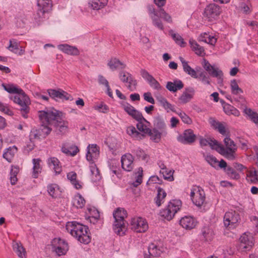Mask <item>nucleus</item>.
Here are the masks:
<instances>
[{"label":"nucleus","instance_id":"1","mask_svg":"<svg viewBox=\"0 0 258 258\" xmlns=\"http://www.w3.org/2000/svg\"><path fill=\"white\" fill-rule=\"evenodd\" d=\"M4 89L10 93H15L17 95L12 98L14 102L21 106L20 111L22 115L25 118H27V113L29 111L28 105L30 99L28 96L21 89L18 88L13 85H5L3 84Z\"/></svg>","mask_w":258,"mask_h":258},{"label":"nucleus","instance_id":"2","mask_svg":"<svg viewBox=\"0 0 258 258\" xmlns=\"http://www.w3.org/2000/svg\"><path fill=\"white\" fill-rule=\"evenodd\" d=\"M67 230L81 243L88 244L90 242L88 227L76 221L68 222L66 224Z\"/></svg>","mask_w":258,"mask_h":258},{"label":"nucleus","instance_id":"3","mask_svg":"<svg viewBox=\"0 0 258 258\" xmlns=\"http://www.w3.org/2000/svg\"><path fill=\"white\" fill-rule=\"evenodd\" d=\"M58 111L55 109H46L39 111V118L41 125L39 131L42 137H45L50 134L51 128L49 125L57 118Z\"/></svg>","mask_w":258,"mask_h":258},{"label":"nucleus","instance_id":"4","mask_svg":"<svg viewBox=\"0 0 258 258\" xmlns=\"http://www.w3.org/2000/svg\"><path fill=\"white\" fill-rule=\"evenodd\" d=\"M138 123L136 125L138 131L136 127L133 125L130 126L126 128V133L132 138L136 140H139L145 138V135H147L150 128L146 124H149V122L143 117V119L136 120Z\"/></svg>","mask_w":258,"mask_h":258},{"label":"nucleus","instance_id":"5","mask_svg":"<svg viewBox=\"0 0 258 258\" xmlns=\"http://www.w3.org/2000/svg\"><path fill=\"white\" fill-rule=\"evenodd\" d=\"M126 211L123 208H118L113 213V218L115 220L113 224L114 232L119 235L125 233L126 228L124 219L126 217Z\"/></svg>","mask_w":258,"mask_h":258},{"label":"nucleus","instance_id":"6","mask_svg":"<svg viewBox=\"0 0 258 258\" xmlns=\"http://www.w3.org/2000/svg\"><path fill=\"white\" fill-rule=\"evenodd\" d=\"M226 148L218 143L217 152L229 160L235 158L234 153L237 148L233 141L229 137H226L224 140Z\"/></svg>","mask_w":258,"mask_h":258},{"label":"nucleus","instance_id":"7","mask_svg":"<svg viewBox=\"0 0 258 258\" xmlns=\"http://www.w3.org/2000/svg\"><path fill=\"white\" fill-rule=\"evenodd\" d=\"M181 205L182 203L180 200H172L169 202L166 208L160 211V216L165 219L170 221L173 219L175 214L180 209Z\"/></svg>","mask_w":258,"mask_h":258},{"label":"nucleus","instance_id":"8","mask_svg":"<svg viewBox=\"0 0 258 258\" xmlns=\"http://www.w3.org/2000/svg\"><path fill=\"white\" fill-rule=\"evenodd\" d=\"M221 13L220 6L215 4H211L207 6L204 10V16L208 21L216 20Z\"/></svg>","mask_w":258,"mask_h":258},{"label":"nucleus","instance_id":"9","mask_svg":"<svg viewBox=\"0 0 258 258\" xmlns=\"http://www.w3.org/2000/svg\"><path fill=\"white\" fill-rule=\"evenodd\" d=\"M190 197L193 203L199 207H201L205 203V194L200 186H194L191 190Z\"/></svg>","mask_w":258,"mask_h":258},{"label":"nucleus","instance_id":"10","mask_svg":"<svg viewBox=\"0 0 258 258\" xmlns=\"http://www.w3.org/2000/svg\"><path fill=\"white\" fill-rule=\"evenodd\" d=\"M239 220L240 216L239 213L233 210L227 212L224 217V225L229 228L236 227Z\"/></svg>","mask_w":258,"mask_h":258},{"label":"nucleus","instance_id":"11","mask_svg":"<svg viewBox=\"0 0 258 258\" xmlns=\"http://www.w3.org/2000/svg\"><path fill=\"white\" fill-rule=\"evenodd\" d=\"M51 246L52 250L58 256L65 254L69 249L68 243L59 238H54L51 241Z\"/></svg>","mask_w":258,"mask_h":258},{"label":"nucleus","instance_id":"12","mask_svg":"<svg viewBox=\"0 0 258 258\" xmlns=\"http://www.w3.org/2000/svg\"><path fill=\"white\" fill-rule=\"evenodd\" d=\"M203 66L211 76L217 78L218 83L223 82V73L221 70L212 66L206 59H204Z\"/></svg>","mask_w":258,"mask_h":258},{"label":"nucleus","instance_id":"13","mask_svg":"<svg viewBox=\"0 0 258 258\" xmlns=\"http://www.w3.org/2000/svg\"><path fill=\"white\" fill-rule=\"evenodd\" d=\"M130 226L132 230L136 232H145L148 228L146 221L141 217L132 218Z\"/></svg>","mask_w":258,"mask_h":258},{"label":"nucleus","instance_id":"14","mask_svg":"<svg viewBox=\"0 0 258 258\" xmlns=\"http://www.w3.org/2000/svg\"><path fill=\"white\" fill-rule=\"evenodd\" d=\"M240 248L244 251H249L254 245L253 237L250 233H244L239 238Z\"/></svg>","mask_w":258,"mask_h":258},{"label":"nucleus","instance_id":"15","mask_svg":"<svg viewBox=\"0 0 258 258\" xmlns=\"http://www.w3.org/2000/svg\"><path fill=\"white\" fill-rule=\"evenodd\" d=\"M121 106L123 110L135 120L143 119L142 113L136 109L128 103L123 101L121 103Z\"/></svg>","mask_w":258,"mask_h":258},{"label":"nucleus","instance_id":"16","mask_svg":"<svg viewBox=\"0 0 258 258\" xmlns=\"http://www.w3.org/2000/svg\"><path fill=\"white\" fill-rule=\"evenodd\" d=\"M37 15L39 18H42L43 15L51 10L52 5L51 0H38Z\"/></svg>","mask_w":258,"mask_h":258},{"label":"nucleus","instance_id":"17","mask_svg":"<svg viewBox=\"0 0 258 258\" xmlns=\"http://www.w3.org/2000/svg\"><path fill=\"white\" fill-rule=\"evenodd\" d=\"M61 112H58L57 118L53 122L56 126L55 132L57 135H63L68 130L69 122L67 121L61 120L59 117Z\"/></svg>","mask_w":258,"mask_h":258},{"label":"nucleus","instance_id":"18","mask_svg":"<svg viewBox=\"0 0 258 258\" xmlns=\"http://www.w3.org/2000/svg\"><path fill=\"white\" fill-rule=\"evenodd\" d=\"M140 73L142 77L148 81L151 87L157 90L161 89V86L159 82L146 70L142 69Z\"/></svg>","mask_w":258,"mask_h":258},{"label":"nucleus","instance_id":"19","mask_svg":"<svg viewBox=\"0 0 258 258\" xmlns=\"http://www.w3.org/2000/svg\"><path fill=\"white\" fill-rule=\"evenodd\" d=\"M49 95L52 98L57 100L58 99L68 100L70 99V95L64 91L59 89H49L48 90Z\"/></svg>","mask_w":258,"mask_h":258},{"label":"nucleus","instance_id":"20","mask_svg":"<svg viewBox=\"0 0 258 258\" xmlns=\"http://www.w3.org/2000/svg\"><path fill=\"white\" fill-rule=\"evenodd\" d=\"M196 138L194 131L191 129H188L184 132L182 136L178 138V141L184 144H191L195 141Z\"/></svg>","mask_w":258,"mask_h":258},{"label":"nucleus","instance_id":"21","mask_svg":"<svg viewBox=\"0 0 258 258\" xmlns=\"http://www.w3.org/2000/svg\"><path fill=\"white\" fill-rule=\"evenodd\" d=\"M162 252L161 247L154 243H151L148 247V253H145L144 258H154L160 256Z\"/></svg>","mask_w":258,"mask_h":258},{"label":"nucleus","instance_id":"22","mask_svg":"<svg viewBox=\"0 0 258 258\" xmlns=\"http://www.w3.org/2000/svg\"><path fill=\"white\" fill-rule=\"evenodd\" d=\"M133 160L134 158L130 154L122 156L121 159L122 168L127 171H131L134 167Z\"/></svg>","mask_w":258,"mask_h":258},{"label":"nucleus","instance_id":"23","mask_svg":"<svg viewBox=\"0 0 258 258\" xmlns=\"http://www.w3.org/2000/svg\"><path fill=\"white\" fill-rule=\"evenodd\" d=\"M197 223V221L190 216H184L179 221L180 225L187 230H190L195 228Z\"/></svg>","mask_w":258,"mask_h":258},{"label":"nucleus","instance_id":"24","mask_svg":"<svg viewBox=\"0 0 258 258\" xmlns=\"http://www.w3.org/2000/svg\"><path fill=\"white\" fill-rule=\"evenodd\" d=\"M57 47L60 50L68 55L77 56L80 54V51L76 46L62 44L58 45Z\"/></svg>","mask_w":258,"mask_h":258},{"label":"nucleus","instance_id":"25","mask_svg":"<svg viewBox=\"0 0 258 258\" xmlns=\"http://www.w3.org/2000/svg\"><path fill=\"white\" fill-rule=\"evenodd\" d=\"M86 159L88 161H93L97 158L99 155V148L96 144L89 145L87 147Z\"/></svg>","mask_w":258,"mask_h":258},{"label":"nucleus","instance_id":"26","mask_svg":"<svg viewBox=\"0 0 258 258\" xmlns=\"http://www.w3.org/2000/svg\"><path fill=\"white\" fill-rule=\"evenodd\" d=\"M195 90L192 87L185 88L181 95L179 98L180 103L185 104L188 102L194 97L195 95Z\"/></svg>","mask_w":258,"mask_h":258},{"label":"nucleus","instance_id":"27","mask_svg":"<svg viewBox=\"0 0 258 258\" xmlns=\"http://www.w3.org/2000/svg\"><path fill=\"white\" fill-rule=\"evenodd\" d=\"M156 98L159 105L162 106L167 112L169 111L175 112L174 106L170 103L164 97L159 95Z\"/></svg>","mask_w":258,"mask_h":258},{"label":"nucleus","instance_id":"28","mask_svg":"<svg viewBox=\"0 0 258 258\" xmlns=\"http://www.w3.org/2000/svg\"><path fill=\"white\" fill-rule=\"evenodd\" d=\"M184 87L182 82L178 79L174 80L173 82H168L166 88L170 92H175L181 90Z\"/></svg>","mask_w":258,"mask_h":258},{"label":"nucleus","instance_id":"29","mask_svg":"<svg viewBox=\"0 0 258 258\" xmlns=\"http://www.w3.org/2000/svg\"><path fill=\"white\" fill-rule=\"evenodd\" d=\"M179 58L182 63L183 71L191 77L196 79L198 78L199 76L196 71L188 65L187 61L181 56H180Z\"/></svg>","mask_w":258,"mask_h":258},{"label":"nucleus","instance_id":"30","mask_svg":"<svg viewBox=\"0 0 258 258\" xmlns=\"http://www.w3.org/2000/svg\"><path fill=\"white\" fill-rule=\"evenodd\" d=\"M166 132H161L156 128H154L153 130L150 129L147 134L150 136L151 139L155 143H159L160 141L161 136L166 135Z\"/></svg>","mask_w":258,"mask_h":258},{"label":"nucleus","instance_id":"31","mask_svg":"<svg viewBox=\"0 0 258 258\" xmlns=\"http://www.w3.org/2000/svg\"><path fill=\"white\" fill-rule=\"evenodd\" d=\"M108 66L109 68L114 71L117 69H124L126 65L123 62H121L116 57L111 58L107 63Z\"/></svg>","mask_w":258,"mask_h":258},{"label":"nucleus","instance_id":"32","mask_svg":"<svg viewBox=\"0 0 258 258\" xmlns=\"http://www.w3.org/2000/svg\"><path fill=\"white\" fill-rule=\"evenodd\" d=\"M13 247L15 252L20 258L26 257V251L20 242L13 241Z\"/></svg>","mask_w":258,"mask_h":258},{"label":"nucleus","instance_id":"33","mask_svg":"<svg viewBox=\"0 0 258 258\" xmlns=\"http://www.w3.org/2000/svg\"><path fill=\"white\" fill-rule=\"evenodd\" d=\"M77 174L76 172L72 171L67 174V178L70 180L71 183L74 185V187L77 189L82 188V182L77 180Z\"/></svg>","mask_w":258,"mask_h":258},{"label":"nucleus","instance_id":"34","mask_svg":"<svg viewBox=\"0 0 258 258\" xmlns=\"http://www.w3.org/2000/svg\"><path fill=\"white\" fill-rule=\"evenodd\" d=\"M200 143L201 145L203 146L209 145L212 149H214L217 151L218 142L215 140H212L210 138H201Z\"/></svg>","mask_w":258,"mask_h":258},{"label":"nucleus","instance_id":"35","mask_svg":"<svg viewBox=\"0 0 258 258\" xmlns=\"http://www.w3.org/2000/svg\"><path fill=\"white\" fill-rule=\"evenodd\" d=\"M41 160L40 159H33V172L32 177L34 178L38 177L39 174L41 172L42 168L40 166Z\"/></svg>","mask_w":258,"mask_h":258},{"label":"nucleus","instance_id":"36","mask_svg":"<svg viewBox=\"0 0 258 258\" xmlns=\"http://www.w3.org/2000/svg\"><path fill=\"white\" fill-rule=\"evenodd\" d=\"M107 4V0H94L89 3V7L93 10H99L104 7Z\"/></svg>","mask_w":258,"mask_h":258},{"label":"nucleus","instance_id":"37","mask_svg":"<svg viewBox=\"0 0 258 258\" xmlns=\"http://www.w3.org/2000/svg\"><path fill=\"white\" fill-rule=\"evenodd\" d=\"M49 166H52L53 169L56 174H59L61 171V167L59 164V161L55 157H51L48 161Z\"/></svg>","mask_w":258,"mask_h":258},{"label":"nucleus","instance_id":"38","mask_svg":"<svg viewBox=\"0 0 258 258\" xmlns=\"http://www.w3.org/2000/svg\"><path fill=\"white\" fill-rule=\"evenodd\" d=\"M202 235L205 241H210L213 238L214 233L212 229L205 226L202 230Z\"/></svg>","mask_w":258,"mask_h":258},{"label":"nucleus","instance_id":"39","mask_svg":"<svg viewBox=\"0 0 258 258\" xmlns=\"http://www.w3.org/2000/svg\"><path fill=\"white\" fill-rule=\"evenodd\" d=\"M79 150L77 146L71 145L68 147L63 146L61 148V151L68 155L74 156L77 154Z\"/></svg>","mask_w":258,"mask_h":258},{"label":"nucleus","instance_id":"40","mask_svg":"<svg viewBox=\"0 0 258 258\" xmlns=\"http://www.w3.org/2000/svg\"><path fill=\"white\" fill-rule=\"evenodd\" d=\"M17 151V148L15 146L9 147L3 154V157L8 162H11Z\"/></svg>","mask_w":258,"mask_h":258},{"label":"nucleus","instance_id":"41","mask_svg":"<svg viewBox=\"0 0 258 258\" xmlns=\"http://www.w3.org/2000/svg\"><path fill=\"white\" fill-rule=\"evenodd\" d=\"M154 125L155 127L157 130H159L161 132H166V125L164 119L161 116L156 117L154 121Z\"/></svg>","mask_w":258,"mask_h":258},{"label":"nucleus","instance_id":"42","mask_svg":"<svg viewBox=\"0 0 258 258\" xmlns=\"http://www.w3.org/2000/svg\"><path fill=\"white\" fill-rule=\"evenodd\" d=\"M169 34L177 44L180 45L181 47L185 46V42L179 34L175 33L173 30H170L169 31Z\"/></svg>","mask_w":258,"mask_h":258},{"label":"nucleus","instance_id":"43","mask_svg":"<svg viewBox=\"0 0 258 258\" xmlns=\"http://www.w3.org/2000/svg\"><path fill=\"white\" fill-rule=\"evenodd\" d=\"M166 196V193L165 191L162 188L159 187L158 188L157 195L155 200V203L158 207H160L164 202V200Z\"/></svg>","mask_w":258,"mask_h":258},{"label":"nucleus","instance_id":"44","mask_svg":"<svg viewBox=\"0 0 258 258\" xmlns=\"http://www.w3.org/2000/svg\"><path fill=\"white\" fill-rule=\"evenodd\" d=\"M189 44L192 49L197 54L199 55H203L205 53L204 48L198 44L196 41L190 39L189 40Z\"/></svg>","mask_w":258,"mask_h":258},{"label":"nucleus","instance_id":"45","mask_svg":"<svg viewBox=\"0 0 258 258\" xmlns=\"http://www.w3.org/2000/svg\"><path fill=\"white\" fill-rule=\"evenodd\" d=\"M223 109L227 115H233L235 116H238L240 115L239 111L233 106L230 104H225L223 106Z\"/></svg>","mask_w":258,"mask_h":258},{"label":"nucleus","instance_id":"46","mask_svg":"<svg viewBox=\"0 0 258 258\" xmlns=\"http://www.w3.org/2000/svg\"><path fill=\"white\" fill-rule=\"evenodd\" d=\"M86 201L84 198L79 194H77L74 199L73 205L77 208H82L85 205Z\"/></svg>","mask_w":258,"mask_h":258},{"label":"nucleus","instance_id":"47","mask_svg":"<svg viewBox=\"0 0 258 258\" xmlns=\"http://www.w3.org/2000/svg\"><path fill=\"white\" fill-rule=\"evenodd\" d=\"M98 82L100 85L105 86L107 90V94L110 97L113 98V94L111 91L108 81L103 76L99 75L98 76Z\"/></svg>","mask_w":258,"mask_h":258},{"label":"nucleus","instance_id":"48","mask_svg":"<svg viewBox=\"0 0 258 258\" xmlns=\"http://www.w3.org/2000/svg\"><path fill=\"white\" fill-rule=\"evenodd\" d=\"M244 113L247 115L250 120L258 125V113L254 112L250 108H245Z\"/></svg>","mask_w":258,"mask_h":258},{"label":"nucleus","instance_id":"49","mask_svg":"<svg viewBox=\"0 0 258 258\" xmlns=\"http://www.w3.org/2000/svg\"><path fill=\"white\" fill-rule=\"evenodd\" d=\"M90 171L92 175V180L97 181L101 179V176L98 168L94 164H92L90 166Z\"/></svg>","mask_w":258,"mask_h":258},{"label":"nucleus","instance_id":"50","mask_svg":"<svg viewBox=\"0 0 258 258\" xmlns=\"http://www.w3.org/2000/svg\"><path fill=\"white\" fill-rule=\"evenodd\" d=\"M230 88L233 94L239 95L243 93V90L239 87L236 80L235 79L231 81Z\"/></svg>","mask_w":258,"mask_h":258},{"label":"nucleus","instance_id":"51","mask_svg":"<svg viewBox=\"0 0 258 258\" xmlns=\"http://www.w3.org/2000/svg\"><path fill=\"white\" fill-rule=\"evenodd\" d=\"M19 172V168L16 166H12L10 172V181L12 185L16 183L18 179L17 175Z\"/></svg>","mask_w":258,"mask_h":258},{"label":"nucleus","instance_id":"52","mask_svg":"<svg viewBox=\"0 0 258 258\" xmlns=\"http://www.w3.org/2000/svg\"><path fill=\"white\" fill-rule=\"evenodd\" d=\"M47 191L49 195L52 198H56L57 196L58 188L56 184H50L47 186Z\"/></svg>","mask_w":258,"mask_h":258},{"label":"nucleus","instance_id":"53","mask_svg":"<svg viewBox=\"0 0 258 258\" xmlns=\"http://www.w3.org/2000/svg\"><path fill=\"white\" fill-rule=\"evenodd\" d=\"M143 170L142 167L138 168V171L136 173L137 177L136 181L133 183V185L134 187H137L142 182V175H143Z\"/></svg>","mask_w":258,"mask_h":258},{"label":"nucleus","instance_id":"54","mask_svg":"<svg viewBox=\"0 0 258 258\" xmlns=\"http://www.w3.org/2000/svg\"><path fill=\"white\" fill-rule=\"evenodd\" d=\"M159 16L162 18L164 21L172 23V20L171 16L167 13L163 9L160 8L159 10Z\"/></svg>","mask_w":258,"mask_h":258},{"label":"nucleus","instance_id":"55","mask_svg":"<svg viewBox=\"0 0 258 258\" xmlns=\"http://www.w3.org/2000/svg\"><path fill=\"white\" fill-rule=\"evenodd\" d=\"M225 171L226 173L233 179H238L239 177V175L235 171V170L231 167L228 166L225 168Z\"/></svg>","mask_w":258,"mask_h":258},{"label":"nucleus","instance_id":"56","mask_svg":"<svg viewBox=\"0 0 258 258\" xmlns=\"http://www.w3.org/2000/svg\"><path fill=\"white\" fill-rule=\"evenodd\" d=\"M179 116L181 118L182 121L186 124H190L192 123L191 119L185 112L180 111L176 112Z\"/></svg>","mask_w":258,"mask_h":258},{"label":"nucleus","instance_id":"57","mask_svg":"<svg viewBox=\"0 0 258 258\" xmlns=\"http://www.w3.org/2000/svg\"><path fill=\"white\" fill-rule=\"evenodd\" d=\"M165 170V172H160L163 174L164 178L170 181H173L174 180V177L173 176L174 170H169L167 168H166V170Z\"/></svg>","mask_w":258,"mask_h":258},{"label":"nucleus","instance_id":"58","mask_svg":"<svg viewBox=\"0 0 258 258\" xmlns=\"http://www.w3.org/2000/svg\"><path fill=\"white\" fill-rule=\"evenodd\" d=\"M119 77L123 83H126L132 77V76L128 72L121 71L119 73Z\"/></svg>","mask_w":258,"mask_h":258},{"label":"nucleus","instance_id":"59","mask_svg":"<svg viewBox=\"0 0 258 258\" xmlns=\"http://www.w3.org/2000/svg\"><path fill=\"white\" fill-rule=\"evenodd\" d=\"M151 18L152 20L153 24L155 27H157L161 30H163L164 29L163 23L160 19L157 18V17L155 16H151Z\"/></svg>","mask_w":258,"mask_h":258},{"label":"nucleus","instance_id":"60","mask_svg":"<svg viewBox=\"0 0 258 258\" xmlns=\"http://www.w3.org/2000/svg\"><path fill=\"white\" fill-rule=\"evenodd\" d=\"M134 153L136 154L138 158L141 159L143 160H146L148 157L144 151L140 148H138L136 150H134Z\"/></svg>","mask_w":258,"mask_h":258},{"label":"nucleus","instance_id":"61","mask_svg":"<svg viewBox=\"0 0 258 258\" xmlns=\"http://www.w3.org/2000/svg\"><path fill=\"white\" fill-rule=\"evenodd\" d=\"M205 159L213 167H216L218 164V160L213 155H207L205 157Z\"/></svg>","mask_w":258,"mask_h":258},{"label":"nucleus","instance_id":"62","mask_svg":"<svg viewBox=\"0 0 258 258\" xmlns=\"http://www.w3.org/2000/svg\"><path fill=\"white\" fill-rule=\"evenodd\" d=\"M126 83H128L127 88L131 91L136 90L137 86V81L132 77Z\"/></svg>","mask_w":258,"mask_h":258},{"label":"nucleus","instance_id":"63","mask_svg":"<svg viewBox=\"0 0 258 258\" xmlns=\"http://www.w3.org/2000/svg\"><path fill=\"white\" fill-rule=\"evenodd\" d=\"M144 99L148 102L154 104H155V100L152 96L151 93L148 92L144 93L143 94Z\"/></svg>","mask_w":258,"mask_h":258},{"label":"nucleus","instance_id":"64","mask_svg":"<svg viewBox=\"0 0 258 258\" xmlns=\"http://www.w3.org/2000/svg\"><path fill=\"white\" fill-rule=\"evenodd\" d=\"M199 78L203 83L210 84V78L205 72H201L199 75Z\"/></svg>","mask_w":258,"mask_h":258}]
</instances>
